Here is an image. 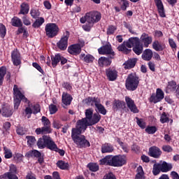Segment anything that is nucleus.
I'll return each instance as SVG.
<instances>
[{
  "instance_id": "obj_35",
  "label": "nucleus",
  "mask_w": 179,
  "mask_h": 179,
  "mask_svg": "<svg viewBox=\"0 0 179 179\" xmlns=\"http://www.w3.org/2000/svg\"><path fill=\"white\" fill-rule=\"evenodd\" d=\"M117 50L120 52H123V54H126V55L129 54L131 52V51H132V50L128 49L127 48V41H124L122 44H120L117 47Z\"/></svg>"
},
{
  "instance_id": "obj_40",
  "label": "nucleus",
  "mask_w": 179,
  "mask_h": 179,
  "mask_svg": "<svg viewBox=\"0 0 179 179\" xmlns=\"http://www.w3.org/2000/svg\"><path fill=\"white\" fill-rule=\"evenodd\" d=\"M0 179H19L16 173H4L0 176Z\"/></svg>"
},
{
  "instance_id": "obj_8",
  "label": "nucleus",
  "mask_w": 179,
  "mask_h": 179,
  "mask_svg": "<svg viewBox=\"0 0 179 179\" xmlns=\"http://www.w3.org/2000/svg\"><path fill=\"white\" fill-rule=\"evenodd\" d=\"M98 52L100 55H109L110 58H115V52L113 50V47L110 43L99 48Z\"/></svg>"
},
{
  "instance_id": "obj_10",
  "label": "nucleus",
  "mask_w": 179,
  "mask_h": 179,
  "mask_svg": "<svg viewBox=\"0 0 179 179\" xmlns=\"http://www.w3.org/2000/svg\"><path fill=\"white\" fill-rule=\"evenodd\" d=\"M164 99V92L160 88H157L156 91V94L152 93L150 97L149 98L150 103H154L156 104L159 103V101H162Z\"/></svg>"
},
{
  "instance_id": "obj_22",
  "label": "nucleus",
  "mask_w": 179,
  "mask_h": 179,
  "mask_svg": "<svg viewBox=\"0 0 179 179\" xmlns=\"http://www.w3.org/2000/svg\"><path fill=\"white\" fill-rule=\"evenodd\" d=\"M72 100H73V97L72 95L67 92H63L62 95V103L64 104V106H71V103H72Z\"/></svg>"
},
{
  "instance_id": "obj_2",
  "label": "nucleus",
  "mask_w": 179,
  "mask_h": 179,
  "mask_svg": "<svg viewBox=\"0 0 179 179\" xmlns=\"http://www.w3.org/2000/svg\"><path fill=\"white\" fill-rule=\"evenodd\" d=\"M126 47L132 48L133 52L136 55H141L143 52V43H141V39L138 37H131L127 41Z\"/></svg>"
},
{
  "instance_id": "obj_42",
  "label": "nucleus",
  "mask_w": 179,
  "mask_h": 179,
  "mask_svg": "<svg viewBox=\"0 0 179 179\" xmlns=\"http://www.w3.org/2000/svg\"><path fill=\"white\" fill-rule=\"evenodd\" d=\"M26 103H27L28 106L25 108L24 113L26 115H29L27 116V118H30L31 115L33 114V110L31 109V107H33V103L29 100Z\"/></svg>"
},
{
  "instance_id": "obj_37",
  "label": "nucleus",
  "mask_w": 179,
  "mask_h": 179,
  "mask_svg": "<svg viewBox=\"0 0 179 179\" xmlns=\"http://www.w3.org/2000/svg\"><path fill=\"white\" fill-rule=\"evenodd\" d=\"M29 10H30V7L29 4L27 3H22L20 5V10L19 12V15H27L29 13Z\"/></svg>"
},
{
  "instance_id": "obj_23",
  "label": "nucleus",
  "mask_w": 179,
  "mask_h": 179,
  "mask_svg": "<svg viewBox=\"0 0 179 179\" xmlns=\"http://www.w3.org/2000/svg\"><path fill=\"white\" fill-rule=\"evenodd\" d=\"M152 48L157 52L164 51L166 50V43L156 40L152 43Z\"/></svg>"
},
{
  "instance_id": "obj_6",
  "label": "nucleus",
  "mask_w": 179,
  "mask_h": 179,
  "mask_svg": "<svg viewBox=\"0 0 179 179\" xmlns=\"http://www.w3.org/2000/svg\"><path fill=\"white\" fill-rule=\"evenodd\" d=\"M46 36L48 38H54L59 33V27L55 23H48L45 27Z\"/></svg>"
},
{
  "instance_id": "obj_12",
  "label": "nucleus",
  "mask_w": 179,
  "mask_h": 179,
  "mask_svg": "<svg viewBox=\"0 0 179 179\" xmlns=\"http://www.w3.org/2000/svg\"><path fill=\"white\" fill-rule=\"evenodd\" d=\"M11 59L15 66H19L22 64V56L17 49H14L11 52Z\"/></svg>"
},
{
  "instance_id": "obj_61",
  "label": "nucleus",
  "mask_w": 179,
  "mask_h": 179,
  "mask_svg": "<svg viewBox=\"0 0 179 179\" xmlns=\"http://www.w3.org/2000/svg\"><path fill=\"white\" fill-rule=\"evenodd\" d=\"M127 8H129V1H128V0H122L121 1L122 10H127Z\"/></svg>"
},
{
  "instance_id": "obj_43",
  "label": "nucleus",
  "mask_w": 179,
  "mask_h": 179,
  "mask_svg": "<svg viewBox=\"0 0 179 179\" xmlns=\"http://www.w3.org/2000/svg\"><path fill=\"white\" fill-rule=\"evenodd\" d=\"M45 22L44 17H41L35 20V22L32 24V27L34 29H38L42 24Z\"/></svg>"
},
{
  "instance_id": "obj_9",
  "label": "nucleus",
  "mask_w": 179,
  "mask_h": 179,
  "mask_svg": "<svg viewBox=\"0 0 179 179\" xmlns=\"http://www.w3.org/2000/svg\"><path fill=\"white\" fill-rule=\"evenodd\" d=\"M74 143L76 144L77 148L79 149H86L90 148V141L86 139V136L80 135V137L73 140Z\"/></svg>"
},
{
  "instance_id": "obj_62",
  "label": "nucleus",
  "mask_w": 179,
  "mask_h": 179,
  "mask_svg": "<svg viewBox=\"0 0 179 179\" xmlns=\"http://www.w3.org/2000/svg\"><path fill=\"white\" fill-rule=\"evenodd\" d=\"M85 17H87V22L90 24H94L93 17L92 15V12L86 13Z\"/></svg>"
},
{
  "instance_id": "obj_47",
  "label": "nucleus",
  "mask_w": 179,
  "mask_h": 179,
  "mask_svg": "<svg viewBox=\"0 0 179 179\" xmlns=\"http://www.w3.org/2000/svg\"><path fill=\"white\" fill-rule=\"evenodd\" d=\"M87 167V169H89L90 171H92L94 173H96V171H99V164L93 162L89 163Z\"/></svg>"
},
{
  "instance_id": "obj_16",
  "label": "nucleus",
  "mask_w": 179,
  "mask_h": 179,
  "mask_svg": "<svg viewBox=\"0 0 179 179\" xmlns=\"http://www.w3.org/2000/svg\"><path fill=\"white\" fill-rule=\"evenodd\" d=\"M113 59H114V58H112L110 56H108V57H101L98 59V65L101 68H104V66L105 67L110 66V65H111L113 62Z\"/></svg>"
},
{
  "instance_id": "obj_24",
  "label": "nucleus",
  "mask_w": 179,
  "mask_h": 179,
  "mask_svg": "<svg viewBox=\"0 0 179 179\" xmlns=\"http://www.w3.org/2000/svg\"><path fill=\"white\" fill-rule=\"evenodd\" d=\"M143 61H150L153 58V51L151 49H145L141 55Z\"/></svg>"
},
{
  "instance_id": "obj_31",
  "label": "nucleus",
  "mask_w": 179,
  "mask_h": 179,
  "mask_svg": "<svg viewBox=\"0 0 179 179\" xmlns=\"http://www.w3.org/2000/svg\"><path fill=\"white\" fill-rule=\"evenodd\" d=\"M61 53H57L55 55H51L52 66L53 68H56L58 64L61 61Z\"/></svg>"
},
{
  "instance_id": "obj_53",
  "label": "nucleus",
  "mask_w": 179,
  "mask_h": 179,
  "mask_svg": "<svg viewBox=\"0 0 179 179\" xmlns=\"http://www.w3.org/2000/svg\"><path fill=\"white\" fill-rule=\"evenodd\" d=\"M170 118L167 116V113L166 112H163L160 117V122L162 124H166V122H169Z\"/></svg>"
},
{
  "instance_id": "obj_26",
  "label": "nucleus",
  "mask_w": 179,
  "mask_h": 179,
  "mask_svg": "<svg viewBox=\"0 0 179 179\" xmlns=\"http://www.w3.org/2000/svg\"><path fill=\"white\" fill-rule=\"evenodd\" d=\"M101 153H113L114 152V147L110 143H104L101 148Z\"/></svg>"
},
{
  "instance_id": "obj_34",
  "label": "nucleus",
  "mask_w": 179,
  "mask_h": 179,
  "mask_svg": "<svg viewBox=\"0 0 179 179\" xmlns=\"http://www.w3.org/2000/svg\"><path fill=\"white\" fill-rule=\"evenodd\" d=\"M159 166L161 167L162 173H168V171H170L171 169H173V165L166 162H163L162 164H159Z\"/></svg>"
},
{
  "instance_id": "obj_15",
  "label": "nucleus",
  "mask_w": 179,
  "mask_h": 179,
  "mask_svg": "<svg viewBox=\"0 0 179 179\" xmlns=\"http://www.w3.org/2000/svg\"><path fill=\"white\" fill-rule=\"evenodd\" d=\"M113 111H121V110H125L127 108V105L125 101H121L120 99H115L113 102Z\"/></svg>"
},
{
  "instance_id": "obj_17",
  "label": "nucleus",
  "mask_w": 179,
  "mask_h": 179,
  "mask_svg": "<svg viewBox=\"0 0 179 179\" xmlns=\"http://www.w3.org/2000/svg\"><path fill=\"white\" fill-rule=\"evenodd\" d=\"M106 75L107 79L110 82H114V80H117V78H118V71H117L115 69L109 68L106 69Z\"/></svg>"
},
{
  "instance_id": "obj_30",
  "label": "nucleus",
  "mask_w": 179,
  "mask_h": 179,
  "mask_svg": "<svg viewBox=\"0 0 179 179\" xmlns=\"http://www.w3.org/2000/svg\"><path fill=\"white\" fill-rule=\"evenodd\" d=\"M83 132L80 128L76 127V128H73L71 130V138L73 141L78 139V138L80 137V135Z\"/></svg>"
},
{
  "instance_id": "obj_51",
  "label": "nucleus",
  "mask_w": 179,
  "mask_h": 179,
  "mask_svg": "<svg viewBox=\"0 0 179 179\" xmlns=\"http://www.w3.org/2000/svg\"><path fill=\"white\" fill-rule=\"evenodd\" d=\"M145 131L149 135H152L153 134H156V132L157 131V127H156L155 126H148L145 128Z\"/></svg>"
},
{
  "instance_id": "obj_3",
  "label": "nucleus",
  "mask_w": 179,
  "mask_h": 179,
  "mask_svg": "<svg viewBox=\"0 0 179 179\" xmlns=\"http://www.w3.org/2000/svg\"><path fill=\"white\" fill-rule=\"evenodd\" d=\"M140 80L139 77L136 73L129 74L125 83L126 89L130 90V92H135L139 86Z\"/></svg>"
},
{
  "instance_id": "obj_63",
  "label": "nucleus",
  "mask_w": 179,
  "mask_h": 179,
  "mask_svg": "<svg viewBox=\"0 0 179 179\" xmlns=\"http://www.w3.org/2000/svg\"><path fill=\"white\" fill-rule=\"evenodd\" d=\"M49 111H50V114H51V115L55 114V113H57V111H58V108H57V106L51 103L49 106Z\"/></svg>"
},
{
  "instance_id": "obj_20",
  "label": "nucleus",
  "mask_w": 179,
  "mask_h": 179,
  "mask_svg": "<svg viewBox=\"0 0 179 179\" xmlns=\"http://www.w3.org/2000/svg\"><path fill=\"white\" fill-rule=\"evenodd\" d=\"M76 127H78L80 129L85 132L86 129H87V127H91L90 123L85 118H82L81 120H78L76 122Z\"/></svg>"
},
{
  "instance_id": "obj_13",
  "label": "nucleus",
  "mask_w": 179,
  "mask_h": 179,
  "mask_svg": "<svg viewBox=\"0 0 179 179\" xmlns=\"http://www.w3.org/2000/svg\"><path fill=\"white\" fill-rule=\"evenodd\" d=\"M125 102L131 113L134 114H138V113H139V109H138V106L135 104L134 99H131L129 96H125Z\"/></svg>"
},
{
  "instance_id": "obj_21",
  "label": "nucleus",
  "mask_w": 179,
  "mask_h": 179,
  "mask_svg": "<svg viewBox=\"0 0 179 179\" xmlns=\"http://www.w3.org/2000/svg\"><path fill=\"white\" fill-rule=\"evenodd\" d=\"M50 136L44 135L41 138L38 139L36 145L38 149H45L47 146V142L48 141V138Z\"/></svg>"
},
{
  "instance_id": "obj_36",
  "label": "nucleus",
  "mask_w": 179,
  "mask_h": 179,
  "mask_svg": "<svg viewBox=\"0 0 179 179\" xmlns=\"http://www.w3.org/2000/svg\"><path fill=\"white\" fill-rule=\"evenodd\" d=\"M95 107L96 109H95V111H98L99 114H102V115H106L107 114V109L103 106L100 102H96L95 103Z\"/></svg>"
},
{
  "instance_id": "obj_33",
  "label": "nucleus",
  "mask_w": 179,
  "mask_h": 179,
  "mask_svg": "<svg viewBox=\"0 0 179 179\" xmlns=\"http://www.w3.org/2000/svg\"><path fill=\"white\" fill-rule=\"evenodd\" d=\"M11 25L13 27H23V22L19 17L14 16L10 21Z\"/></svg>"
},
{
  "instance_id": "obj_52",
  "label": "nucleus",
  "mask_w": 179,
  "mask_h": 179,
  "mask_svg": "<svg viewBox=\"0 0 179 179\" xmlns=\"http://www.w3.org/2000/svg\"><path fill=\"white\" fill-rule=\"evenodd\" d=\"M94 110L92 108H88L85 110V117L84 119H86L87 121H90V120H92V117H93L94 114L93 113Z\"/></svg>"
},
{
  "instance_id": "obj_19",
  "label": "nucleus",
  "mask_w": 179,
  "mask_h": 179,
  "mask_svg": "<svg viewBox=\"0 0 179 179\" xmlns=\"http://www.w3.org/2000/svg\"><path fill=\"white\" fill-rule=\"evenodd\" d=\"M154 2L157 6V9L160 17H166V12L164 11L163 1H162V0H154Z\"/></svg>"
},
{
  "instance_id": "obj_54",
  "label": "nucleus",
  "mask_w": 179,
  "mask_h": 179,
  "mask_svg": "<svg viewBox=\"0 0 179 179\" xmlns=\"http://www.w3.org/2000/svg\"><path fill=\"white\" fill-rule=\"evenodd\" d=\"M136 120L137 125H138L141 129H145V128H146V123L144 122L143 119L136 117Z\"/></svg>"
},
{
  "instance_id": "obj_39",
  "label": "nucleus",
  "mask_w": 179,
  "mask_h": 179,
  "mask_svg": "<svg viewBox=\"0 0 179 179\" xmlns=\"http://www.w3.org/2000/svg\"><path fill=\"white\" fill-rule=\"evenodd\" d=\"M57 167L60 169V170H68L69 168V164L66 163L65 161L59 160L56 164Z\"/></svg>"
},
{
  "instance_id": "obj_49",
  "label": "nucleus",
  "mask_w": 179,
  "mask_h": 179,
  "mask_svg": "<svg viewBox=\"0 0 179 179\" xmlns=\"http://www.w3.org/2000/svg\"><path fill=\"white\" fill-rule=\"evenodd\" d=\"M167 89L170 92H176V89H177V83L174 80L168 82Z\"/></svg>"
},
{
  "instance_id": "obj_7",
  "label": "nucleus",
  "mask_w": 179,
  "mask_h": 179,
  "mask_svg": "<svg viewBox=\"0 0 179 179\" xmlns=\"http://www.w3.org/2000/svg\"><path fill=\"white\" fill-rule=\"evenodd\" d=\"M69 36H71L69 31H66L60 40L57 43V47L60 51H65L66 48H68V40H69Z\"/></svg>"
},
{
  "instance_id": "obj_1",
  "label": "nucleus",
  "mask_w": 179,
  "mask_h": 179,
  "mask_svg": "<svg viewBox=\"0 0 179 179\" xmlns=\"http://www.w3.org/2000/svg\"><path fill=\"white\" fill-rule=\"evenodd\" d=\"M100 166H110V167H122L127 164L125 155H106L99 160Z\"/></svg>"
},
{
  "instance_id": "obj_50",
  "label": "nucleus",
  "mask_w": 179,
  "mask_h": 179,
  "mask_svg": "<svg viewBox=\"0 0 179 179\" xmlns=\"http://www.w3.org/2000/svg\"><path fill=\"white\" fill-rule=\"evenodd\" d=\"M117 31V27L114 25H108L107 29H106V34L108 36H113L114 33Z\"/></svg>"
},
{
  "instance_id": "obj_57",
  "label": "nucleus",
  "mask_w": 179,
  "mask_h": 179,
  "mask_svg": "<svg viewBox=\"0 0 179 179\" xmlns=\"http://www.w3.org/2000/svg\"><path fill=\"white\" fill-rule=\"evenodd\" d=\"M26 139H27L29 146H33V145H34V143L36 142V137L33 136H27Z\"/></svg>"
},
{
  "instance_id": "obj_48",
  "label": "nucleus",
  "mask_w": 179,
  "mask_h": 179,
  "mask_svg": "<svg viewBox=\"0 0 179 179\" xmlns=\"http://www.w3.org/2000/svg\"><path fill=\"white\" fill-rule=\"evenodd\" d=\"M162 171L160 164H155L152 166V174L153 176H159Z\"/></svg>"
},
{
  "instance_id": "obj_56",
  "label": "nucleus",
  "mask_w": 179,
  "mask_h": 179,
  "mask_svg": "<svg viewBox=\"0 0 179 179\" xmlns=\"http://www.w3.org/2000/svg\"><path fill=\"white\" fill-rule=\"evenodd\" d=\"M6 173H10V174H17L19 173V171H17V166L13 164H10L9 171Z\"/></svg>"
},
{
  "instance_id": "obj_38",
  "label": "nucleus",
  "mask_w": 179,
  "mask_h": 179,
  "mask_svg": "<svg viewBox=\"0 0 179 179\" xmlns=\"http://www.w3.org/2000/svg\"><path fill=\"white\" fill-rule=\"evenodd\" d=\"M80 58L81 59H82V58H83L84 62H86L87 64H90L94 61V57H93V55H90V54H88L87 55H85V54H81L80 55Z\"/></svg>"
},
{
  "instance_id": "obj_46",
  "label": "nucleus",
  "mask_w": 179,
  "mask_h": 179,
  "mask_svg": "<svg viewBox=\"0 0 179 179\" xmlns=\"http://www.w3.org/2000/svg\"><path fill=\"white\" fill-rule=\"evenodd\" d=\"M5 75H6V67H0V86L3 85V79L5 78Z\"/></svg>"
},
{
  "instance_id": "obj_4",
  "label": "nucleus",
  "mask_w": 179,
  "mask_h": 179,
  "mask_svg": "<svg viewBox=\"0 0 179 179\" xmlns=\"http://www.w3.org/2000/svg\"><path fill=\"white\" fill-rule=\"evenodd\" d=\"M13 94H14V108L15 110H17L19 108V106H20V103L23 101V103H27L29 99L26 98V96L22 94V92L19 90V87H17V85H15L13 87Z\"/></svg>"
},
{
  "instance_id": "obj_58",
  "label": "nucleus",
  "mask_w": 179,
  "mask_h": 179,
  "mask_svg": "<svg viewBox=\"0 0 179 179\" xmlns=\"http://www.w3.org/2000/svg\"><path fill=\"white\" fill-rule=\"evenodd\" d=\"M31 108L33 109V114L36 115V114H38V113H40L41 111V107L40 106V104L38 103H35L33 105L32 103V106H31Z\"/></svg>"
},
{
  "instance_id": "obj_45",
  "label": "nucleus",
  "mask_w": 179,
  "mask_h": 179,
  "mask_svg": "<svg viewBox=\"0 0 179 179\" xmlns=\"http://www.w3.org/2000/svg\"><path fill=\"white\" fill-rule=\"evenodd\" d=\"M13 160L17 164L22 163V162H23V155L19 152H15L13 155Z\"/></svg>"
},
{
  "instance_id": "obj_28",
  "label": "nucleus",
  "mask_w": 179,
  "mask_h": 179,
  "mask_svg": "<svg viewBox=\"0 0 179 179\" xmlns=\"http://www.w3.org/2000/svg\"><path fill=\"white\" fill-rule=\"evenodd\" d=\"M136 59H129L127 62L124 63V69H132V68H135V65H136Z\"/></svg>"
},
{
  "instance_id": "obj_11",
  "label": "nucleus",
  "mask_w": 179,
  "mask_h": 179,
  "mask_svg": "<svg viewBox=\"0 0 179 179\" xmlns=\"http://www.w3.org/2000/svg\"><path fill=\"white\" fill-rule=\"evenodd\" d=\"M85 45V42L82 41L80 43L71 45L68 48V52L71 55H79L82 52V47Z\"/></svg>"
},
{
  "instance_id": "obj_27",
  "label": "nucleus",
  "mask_w": 179,
  "mask_h": 179,
  "mask_svg": "<svg viewBox=\"0 0 179 179\" xmlns=\"http://www.w3.org/2000/svg\"><path fill=\"white\" fill-rule=\"evenodd\" d=\"M46 148L52 152H55V150L58 149V145H57L55 142L52 141V138L49 136L48 138V142L46 143Z\"/></svg>"
},
{
  "instance_id": "obj_5",
  "label": "nucleus",
  "mask_w": 179,
  "mask_h": 179,
  "mask_svg": "<svg viewBox=\"0 0 179 179\" xmlns=\"http://www.w3.org/2000/svg\"><path fill=\"white\" fill-rule=\"evenodd\" d=\"M41 122L43 127L37 128L35 130L36 135H41V134H51V122H50V119L45 116H43Z\"/></svg>"
},
{
  "instance_id": "obj_60",
  "label": "nucleus",
  "mask_w": 179,
  "mask_h": 179,
  "mask_svg": "<svg viewBox=\"0 0 179 179\" xmlns=\"http://www.w3.org/2000/svg\"><path fill=\"white\" fill-rule=\"evenodd\" d=\"M22 24L25 26H30L31 24V22L30 21V18L27 15H24L22 17Z\"/></svg>"
},
{
  "instance_id": "obj_59",
  "label": "nucleus",
  "mask_w": 179,
  "mask_h": 179,
  "mask_svg": "<svg viewBox=\"0 0 179 179\" xmlns=\"http://www.w3.org/2000/svg\"><path fill=\"white\" fill-rule=\"evenodd\" d=\"M6 36V27L3 24H0V37L5 38Z\"/></svg>"
},
{
  "instance_id": "obj_64",
  "label": "nucleus",
  "mask_w": 179,
  "mask_h": 179,
  "mask_svg": "<svg viewBox=\"0 0 179 179\" xmlns=\"http://www.w3.org/2000/svg\"><path fill=\"white\" fill-rule=\"evenodd\" d=\"M103 179H117V178L115 177V175L113 173V172H109L103 176Z\"/></svg>"
},
{
  "instance_id": "obj_25",
  "label": "nucleus",
  "mask_w": 179,
  "mask_h": 179,
  "mask_svg": "<svg viewBox=\"0 0 179 179\" xmlns=\"http://www.w3.org/2000/svg\"><path fill=\"white\" fill-rule=\"evenodd\" d=\"M100 120H101V115L99 113H94L91 119L89 120L88 122H90V125L92 127V125H96V124H99L100 122Z\"/></svg>"
},
{
  "instance_id": "obj_18",
  "label": "nucleus",
  "mask_w": 179,
  "mask_h": 179,
  "mask_svg": "<svg viewBox=\"0 0 179 179\" xmlns=\"http://www.w3.org/2000/svg\"><path fill=\"white\" fill-rule=\"evenodd\" d=\"M162 150L159 147L152 146L148 150V155L154 159H159L162 156Z\"/></svg>"
},
{
  "instance_id": "obj_32",
  "label": "nucleus",
  "mask_w": 179,
  "mask_h": 179,
  "mask_svg": "<svg viewBox=\"0 0 179 179\" xmlns=\"http://www.w3.org/2000/svg\"><path fill=\"white\" fill-rule=\"evenodd\" d=\"M85 103L87 106H96L97 103H100V99L98 97H92V96H88L87 99H85Z\"/></svg>"
},
{
  "instance_id": "obj_44",
  "label": "nucleus",
  "mask_w": 179,
  "mask_h": 179,
  "mask_svg": "<svg viewBox=\"0 0 179 179\" xmlns=\"http://www.w3.org/2000/svg\"><path fill=\"white\" fill-rule=\"evenodd\" d=\"M3 153H4V157L5 159H12L13 157V153H12V150L8 147L4 146L3 148Z\"/></svg>"
},
{
  "instance_id": "obj_29",
  "label": "nucleus",
  "mask_w": 179,
  "mask_h": 179,
  "mask_svg": "<svg viewBox=\"0 0 179 179\" xmlns=\"http://www.w3.org/2000/svg\"><path fill=\"white\" fill-rule=\"evenodd\" d=\"M13 112H12V107L9 105H7L2 108V115L8 118V117H12Z\"/></svg>"
},
{
  "instance_id": "obj_55",
  "label": "nucleus",
  "mask_w": 179,
  "mask_h": 179,
  "mask_svg": "<svg viewBox=\"0 0 179 179\" xmlns=\"http://www.w3.org/2000/svg\"><path fill=\"white\" fill-rule=\"evenodd\" d=\"M30 15L33 19H38V16H40L41 13L38 10L32 8L30 10Z\"/></svg>"
},
{
  "instance_id": "obj_14",
  "label": "nucleus",
  "mask_w": 179,
  "mask_h": 179,
  "mask_svg": "<svg viewBox=\"0 0 179 179\" xmlns=\"http://www.w3.org/2000/svg\"><path fill=\"white\" fill-rule=\"evenodd\" d=\"M139 40L140 43L143 44V47L145 48H148V47L152 44V41H153L152 36H149V34L146 33H143Z\"/></svg>"
},
{
  "instance_id": "obj_41",
  "label": "nucleus",
  "mask_w": 179,
  "mask_h": 179,
  "mask_svg": "<svg viewBox=\"0 0 179 179\" xmlns=\"http://www.w3.org/2000/svg\"><path fill=\"white\" fill-rule=\"evenodd\" d=\"M91 15H92L94 23H97L101 20V13L100 12L92 11L91 12Z\"/></svg>"
}]
</instances>
